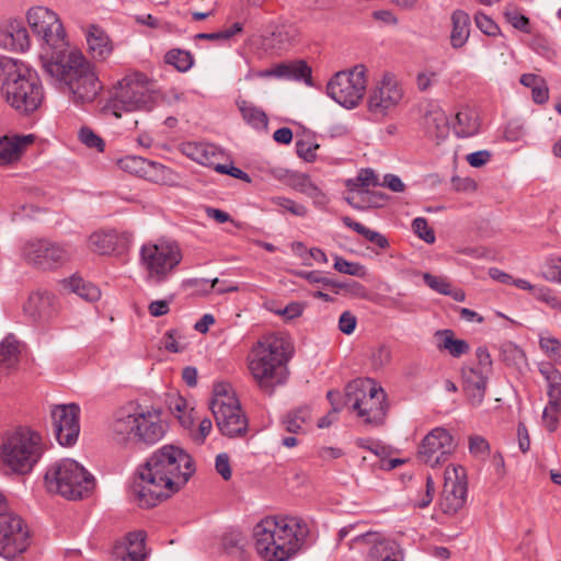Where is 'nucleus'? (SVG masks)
<instances>
[{"label": "nucleus", "mask_w": 561, "mask_h": 561, "mask_svg": "<svg viewBox=\"0 0 561 561\" xmlns=\"http://www.w3.org/2000/svg\"><path fill=\"white\" fill-rule=\"evenodd\" d=\"M164 61L172 65L181 72L187 71L193 66L194 59L190 51L171 49L164 56Z\"/></svg>", "instance_id": "44"}, {"label": "nucleus", "mask_w": 561, "mask_h": 561, "mask_svg": "<svg viewBox=\"0 0 561 561\" xmlns=\"http://www.w3.org/2000/svg\"><path fill=\"white\" fill-rule=\"evenodd\" d=\"M319 147L320 146L318 144H311L305 140H298L296 142V151L298 157L307 162H312L316 160V150L319 149Z\"/></svg>", "instance_id": "60"}, {"label": "nucleus", "mask_w": 561, "mask_h": 561, "mask_svg": "<svg viewBox=\"0 0 561 561\" xmlns=\"http://www.w3.org/2000/svg\"><path fill=\"white\" fill-rule=\"evenodd\" d=\"M181 260L180 247L169 240L148 242L140 249V262L148 273V278L154 283L164 282Z\"/></svg>", "instance_id": "13"}, {"label": "nucleus", "mask_w": 561, "mask_h": 561, "mask_svg": "<svg viewBox=\"0 0 561 561\" xmlns=\"http://www.w3.org/2000/svg\"><path fill=\"white\" fill-rule=\"evenodd\" d=\"M0 47L24 51L30 47V37L22 21L12 20L0 25Z\"/></svg>", "instance_id": "24"}, {"label": "nucleus", "mask_w": 561, "mask_h": 561, "mask_svg": "<svg viewBox=\"0 0 561 561\" xmlns=\"http://www.w3.org/2000/svg\"><path fill=\"white\" fill-rule=\"evenodd\" d=\"M539 371L548 382L549 398L561 397V373L549 363H542L539 365Z\"/></svg>", "instance_id": "40"}, {"label": "nucleus", "mask_w": 561, "mask_h": 561, "mask_svg": "<svg viewBox=\"0 0 561 561\" xmlns=\"http://www.w3.org/2000/svg\"><path fill=\"white\" fill-rule=\"evenodd\" d=\"M436 346L439 351L448 352L453 357H460L470 350L465 340L456 339L453 330H438L435 332Z\"/></svg>", "instance_id": "31"}, {"label": "nucleus", "mask_w": 561, "mask_h": 561, "mask_svg": "<svg viewBox=\"0 0 561 561\" xmlns=\"http://www.w3.org/2000/svg\"><path fill=\"white\" fill-rule=\"evenodd\" d=\"M145 539L146 535L144 531H135L130 533L127 536V548H126V558L129 561H142L146 557L145 552Z\"/></svg>", "instance_id": "39"}, {"label": "nucleus", "mask_w": 561, "mask_h": 561, "mask_svg": "<svg viewBox=\"0 0 561 561\" xmlns=\"http://www.w3.org/2000/svg\"><path fill=\"white\" fill-rule=\"evenodd\" d=\"M175 330L168 331L161 339V346L172 353L181 352L183 347L178 342Z\"/></svg>", "instance_id": "64"}, {"label": "nucleus", "mask_w": 561, "mask_h": 561, "mask_svg": "<svg viewBox=\"0 0 561 561\" xmlns=\"http://www.w3.org/2000/svg\"><path fill=\"white\" fill-rule=\"evenodd\" d=\"M476 26L488 36H496L500 34L499 25L493 21V19L482 11L476 12L474 16Z\"/></svg>", "instance_id": "52"}, {"label": "nucleus", "mask_w": 561, "mask_h": 561, "mask_svg": "<svg viewBox=\"0 0 561 561\" xmlns=\"http://www.w3.org/2000/svg\"><path fill=\"white\" fill-rule=\"evenodd\" d=\"M43 453L42 436L28 427H19L3 438L0 458L5 473L24 476L32 471Z\"/></svg>", "instance_id": "8"}, {"label": "nucleus", "mask_w": 561, "mask_h": 561, "mask_svg": "<svg viewBox=\"0 0 561 561\" xmlns=\"http://www.w3.org/2000/svg\"><path fill=\"white\" fill-rule=\"evenodd\" d=\"M542 276L549 282L561 283V256L547 260Z\"/></svg>", "instance_id": "56"}, {"label": "nucleus", "mask_w": 561, "mask_h": 561, "mask_svg": "<svg viewBox=\"0 0 561 561\" xmlns=\"http://www.w3.org/2000/svg\"><path fill=\"white\" fill-rule=\"evenodd\" d=\"M65 286L87 301H95L101 296V291L95 285L84 282L81 277H70L65 280Z\"/></svg>", "instance_id": "37"}, {"label": "nucleus", "mask_w": 561, "mask_h": 561, "mask_svg": "<svg viewBox=\"0 0 561 561\" xmlns=\"http://www.w3.org/2000/svg\"><path fill=\"white\" fill-rule=\"evenodd\" d=\"M534 296L538 300L546 302L551 308L561 310V300L553 294L550 288L539 287L535 289Z\"/></svg>", "instance_id": "61"}, {"label": "nucleus", "mask_w": 561, "mask_h": 561, "mask_svg": "<svg viewBox=\"0 0 561 561\" xmlns=\"http://www.w3.org/2000/svg\"><path fill=\"white\" fill-rule=\"evenodd\" d=\"M87 42L94 59L105 60L112 54L113 46L108 36L95 25L89 27Z\"/></svg>", "instance_id": "30"}, {"label": "nucleus", "mask_w": 561, "mask_h": 561, "mask_svg": "<svg viewBox=\"0 0 561 561\" xmlns=\"http://www.w3.org/2000/svg\"><path fill=\"white\" fill-rule=\"evenodd\" d=\"M50 415L58 443L61 446H72L80 433V408L75 403L55 405Z\"/></svg>", "instance_id": "20"}, {"label": "nucleus", "mask_w": 561, "mask_h": 561, "mask_svg": "<svg viewBox=\"0 0 561 561\" xmlns=\"http://www.w3.org/2000/svg\"><path fill=\"white\" fill-rule=\"evenodd\" d=\"M311 413L308 407H301L288 413L284 420L285 428L289 433H299L302 425L309 422Z\"/></svg>", "instance_id": "43"}, {"label": "nucleus", "mask_w": 561, "mask_h": 561, "mask_svg": "<svg viewBox=\"0 0 561 561\" xmlns=\"http://www.w3.org/2000/svg\"><path fill=\"white\" fill-rule=\"evenodd\" d=\"M469 451L476 458L484 459L490 451L488 440L480 435L469 436Z\"/></svg>", "instance_id": "54"}, {"label": "nucleus", "mask_w": 561, "mask_h": 561, "mask_svg": "<svg viewBox=\"0 0 561 561\" xmlns=\"http://www.w3.org/2000/svg\"><path fill=\"white\" fill-rule=\"evenodd\" d=\"M423 127L428 137L437 144L449 135V119L446 113L437 105H430L423 117Z\"/></svg>", "instance_id": "26"}, {"label": "nucleus", "mask_w": 561, "mask_h": 561, "mask_svg": "<svg viewBox=\"0 0 561 561\" xmlns=\"http://www.w3.org/2000/svg\"><path fill=\"white\" fill-rule=\"evenodd\" d=\"M540 348L552 360L561 359V343L554 337H540Z\"/></svg>", "instance_id": "57"}, {"label": "nucleus", "mask_w": 561, "mask_h": 561, "mask_svg": "<svg viewBox=\"0 0 561 561\" xmlns=\"http://www.w3.org/2000/svg\"><path fill=\"white\" fill-rule=\"evenodd\" d=\"M34 140L33 135H5L0 137V167L19 161L24 150Z\"/></svg>", "instance_id": "25"}, {"label": "nucleus", "mask_w": 561, "mask_h": 561, "mask_svg": "<svg viewBox=\"0 0 561 561\" xmlns=\"http://www.w3.org/2000/svg\"><path fill=\"white\" fill-rule=\"evenodd\" d=\"M238 108L242 115V118L253 126L254 128H266L267 127V116L257 106H255L253 103L245 101V100H238L237 101Z\"/></svg>", "instance_id": "36"}, {"label": "nucleus", "mask_w": 561, "mask_h": 561, "mask_svg": "<svg viewBox=\"0 0 561 561\" xmlns=\"http://www.w3.org/2000/svg\"><path fill=\"white\" fill-rule=\"evenodd\" d=\"M194 472L193 459L184 449L164 445L139 467L131 492L139 506L150 508L179 492Z\"/></svg>", "instance_id": "1"}, {"label": "nucleus", "mask_w": 561, "mask_h": 561, "mask_svg": "<svg viewBox=\"0 0 561 561\" xmlns=\"http://www.w3.org/2000/svg\"><path fill=\"white\" fill-rule=\"evenodd\" d=\"M345 185L348 191L368 190L370 186H378L379 180L375 171L367 168L362 169L355 178L346 180Z\"/></svg>", "instance_id": "41"}, {"label": "nucleus", "mask_w": 561, "mask_h": 561, "mask_svg": "<svg viewBox=\"0 0 561 561\" xmlns=\"http://www.w3.org/2000/svg\"><path fill=\"white\" fill-rule=\"evenodd\" d=\"M501 357L504 363L520 368L527 365L525 352L513 342H504L501 345Z\"/></svg>", "instance_id": "42"}, {"label": "nucleus", "mask_w": 561, "mask_h": 561, "mask_svg": "<svg viewBox=\"0 0 561 561\" xmlns=\"http://www.w3.org/2000/svg\"><path fill=\"white\" fill-rule=\"evenodd\" d=\"M44 70L68 85L76 103L92 102L103 88L91 64L77 49L66 55L45 57Z\"/></svg>", "instance_id": "4"}, {"label": "nucleus", "mask_w": 561, "mask_h": 561, "mask_svg": "<svg viewBox=\"0 0 561 561\" xmlns=\"http://www.w3.org/2000/svg\"><path fill=\"white\" fill-rule=\"evenodd\" d=\"M366 71L365 66L357 65L350 71L336 72L327 84L328 95L346 108L357 106L366 91Z\"/></svg>", "instance_id": "14"}, {"label": "nucleus", "mask_w": 561, "mask_h": 561, "mask_svg": "<svg viewBox=\"0 0 561 561\" xmlns=\"http://www.w3.org/2000/svg\"><path fill=\"white\" fill-rule=\"evenodd\" d=\"M403 96L398 82L390 76H385L368 96V110L375 115L385 116L388 111L396 107Z\"/></svg>", "instance_id": "21"}, {"label": "nucleus", "mask_w": 561, "mask_h": 561, "mask_svg": "<svg viewBox=\"0 0 561 561\" xmlns=\"http://www.w3.org/2000/svg\"><path fill=\"white\" fill-rule=\"evenodd\" d=\"M357 319L350 312L344 311L339 319V329L344 334H352L356 328Z\"/></svg>", "instance_id": "63"}, {"label": "nucleus", "mask_w": 561, "mask_h": 561, "mask_svg": "<svg viewBox=\"0 0 561 561\" xmlns=\"http://www.w3.org/2000/svg\"><path fill=\"white\" fill-rule=\"evenodd\" d=\"M168 430L162 411L130 403L117 409L110 421L112 440L124 448H148L160 442Z\"/></svg>", "instance_id": "2"}, {"label": "nucleus", "mask_w": 561, "mask_h": 561, "mask_svg": "<svg viewBox=\"0 0 561 561\" xmlns=\"http://www.w3.org/2000/svg\"><path fill=\"white\" fill-rule=\"evenodd\" d=\"M414 233L428 244H433L436 240L434 230L428 226L427 219L417 217L412 221Z\"/></svg>", "instance_id": "53"}, {"label": "nucleus", "mask_w": 561, "mask_h": 561, "mask_svg": "<svg viewBox=\"0 0 561 561\" xmlns=\"http://www.w3.org/2000/svg\"><path fill=\"white\" fill-rule=\"evenodd\" d=\"M215 468L218 474L226 481L231 479L232 472L230 467V459L226 453L217 455L215 461Z\"/></svg>", "instance_id": "62"}, {"label": "nucleus", "mask_w": 561, "mask_h": 561, "mask_svg": "<svg viewBox=\"0 0 561 561\" xmlns=\"http://www.w3.org/2000/svg\"><path fill=\"white\" fill-rule=\"evenodd\" d=\"M19 345L15 341L5 339L0 344V367L12 368L19 362Z\"/></svg>", "instance_id": "45"}, {"label": "nucleus", "mask_w": 561, "mask_h": 561, "mask_svg": "<svg viewBox=\"0 0 561 561\" xmlns=\"http://www.w3.org/2000/svg\"><path fill=\"white\" fill-rule=\"evenodd\" d=\"M450 46L454 49L462 48L470 36L471 19L468 12L461 9L453 11L450 15Z\"/></svg>", "instance_id": "27"}, {"label": "nucleus", "mask_w": 561, "mask_h": 561, "mask_svg": "<svg viewBox=\"0 0 561 561\" xmlns=\"http://www.w3.org/2000/svg\"><path fill=\"white\" fill-rule=\"evenodd\" d=\"M352 542L371 546L366 561H402V554L396 542L381 538L378 533H358L354 535Z\"/></svg>", "instance_id": "22"}, {"label": "nucleus", "mask_w": 561, "mask_h": 561, "mask_svg": "<svg viewBox=\"0 0 561 561\" xmlns=\"http://www.w3.org/2000/svg\"><path fill=\"white\" fill-rule=\"evenodd\" d=\"M54 296L47 291H36L30 295L24 305V311L34 320H44L50 317Z\"/></svg>", "instance_id": "28"}, {"label": "nucleus", "mask_w": 561, "mask_h": 561, "mask_svg": "<svg viewBox=\"0 0 561 561\" xmlns=\"http://www.w3.org/2000/svg\"><path fill=\"white\" fill-rule=\"evenodd\" d=\"M453 435L444 427L433 428L422 439L417 449V459L435 468L445 463L456 450Z\"/></svg>", "instance_id": "18"}, {"label": "nucleus", "mask_w": 561, "mask_h": 561, "mask_svg": "<svg viewBox=\"0 0 561 561\" xmlns=\"http://www.w3.org/2000/svg\"><path fill=\"white\" fill-rule=\"evenodd\" d=\"M0 91L5 102L23 115L35 112L44 99L36 73L10 57H0Z\"/></svg>", "instance_id": "5"}, {"label": "nucleus", "mask_w": 561, "mask_h": 561, "mask_svg": "<svg viewBox=\"0 0 561 561\" xmlns=\"http://www.w3.org/2000/svg\"><path fill=\"white\" fill-rule=\"evenodd\" d=\"M334 268L343 274L364 277L366 275V268L364 265L357 262H348L341 256H335Z\"/></svg>", "instance_id": "50"}, {"label": "nucleus", "mask_w": 561, "mask_h": 561, "mask_svg": "<svg viewBox=\"0 0 561 561\" xmlns=\"http://www.w3.org/2000/svg\"><path fill=\"white\" fill-rule=\"evenodd\" d=\"M342 221L346 227L353 229L354 231H356L358 234L363 236L368 241L378 245L380 249H386L389 247V242L385 236H382L381 233H379L377 231L370 230L369 228L365 227L360 222L353 220L351 217L345 216L342 218Z\"/></svg>", "instance_id": "38"}, {"label": "nucleus", "mask_w": 561, "mask_h": 561, "mask_svg": "<svg viewBox=\"0 0 561 561\" xmlns=\"http://www.w3.org/2000/svg\"><path fill=\"white\" fill-rule=\"evenodd\" d=\"M438 80V72L432 69L420 71L416 76L417 89L422 92L430 90Z\"/></svg>", "instance_id": "58"}, {"label": "nucleus", "mask_w": 561, "mask_h": 561, "mask_svg": "<svg viewBox=\"0 0 561 561\" xmlns=\"http://www.w3.org/2000/svg\"><path fill=\"white\" fill-rule=\"evenodd\" d=\"M424 283L432 288L433 290L443 294V295H449L451 294V285L450 283L442 276H435L430 273L423 274Z\"/></svg>", "instance_id": "55"}, {"label": "nucleus", "mask_w": 561, "mask_h": 561, "mask_svg": "<svg viewBox=\"0 0 561 561\" xmlns=\"http://www.w3.org/2000/svg\"><path fill=\"white\" fill-rule=\"evenodd\" d=\"M386 398L383 389L373 379H355L345 387V405L368 425L383 423L388 410Z\"/></svg>", "instance_id": "10"}, {"label": "nucleus", "mask_w": 561, "mask_h": 561, "mask_svg": "<svg viewBox=\"0 0 561 561\" xmlns=\"http://www.w3.org/2000/svg\"><path fill=\"white\" fill-rule=\"evenodd\" d=\"M273 203L298 217L306 216L308 211L304 205L286 197H275L273 198Z\"/></svg>", "instance_id": "59"}, {"label": "nucleus", "mask_w": 561, "mask_h": 561, "mask_svg": "<svg viewBox=\"0 0 561 561\" xmlns=\"http://www.w3.org/2000/svg\"><path fill=\"white\" fill-rule=\"evenodd\" d=\"M290 186L313 199L314 204L323 206L328 203L327 195L306 174H293Z\"/></svg>", "instance_id": "32"}, {"label": "nucleus", "mask_w": 561, "mask_h": 561, "mask_svg": "<svg viewBox=\"0 0 561 561\" xmlns=\"http://www.w3.org/2000/svg\"><path fill=\"white\" fill-rule=\"evenodd\" d=\"M150 164L153 170L158 173L154 178L156 182H161L162 184L172 185L175 181L174 172L159 163H150L146 159L136 157V156H127L125 158L117 160V165L121 170L126 171L130 174H141L146 172V165Z\"/></svg>", "instance_id": "23"}, {"label": "nucleus", "mask_w": 561, "mask_h": 561, "mask_svg": "<svg viewBox=\"0 0 561 561\" xmlns=\"http://www.w3.org/2000/svg\"><path fill=\"white\" fill-rule=\"evenodd\" d=\"M476 358V365H468L462 368L461 380L462 390L468 402L473 407H479L485 397L493 363L489 351L484 346L477 348Z\"/></svg>", "instance_id": "15"}, {"label": "nucleus", "mask_w": 561, "mask_h": 561, "mask_svg": "<svg viewBox=\"0 0 561 561\" xmlns=\"http://www.w3.org/2000/svg\"><path fill=\"white\" fill-rule=\"evenodd\" d=\"M22 256L35 267L51 270L66 263L70 259V251L49 239H32L24 243Z\"/></svg>", "instance_id": "16"}, {"label": "nucleus", "mask_w": 561, "mask_h": 561, "mask_svg": "<svg viewBox=\"0 0 561 561\" xmlns=\"http://www.w3.org/2000/svg\"><path fill=\"white\" fill-rule=\"evenodd\" d=\"M210 410L222 435L241 437L248 432V419L232 387L226 382L215 383Z\"/></svg>", "instance_id": "11"}, {"label": "nucleus", "mask_w": 561, "mask_h": 561, "mask_svg": "<svg viewBox=\"0 0 561 561\" xmlns=\"http://www.w3.org/2000/svg\"><path fill=\"white\" fill-rule=\"evenodd\" d=\"M367 190L348 191L344 197L347 204L358 210H365L367 208L380 207L379 201L367 199Z\"/></svg>", "instance_id": "48"}, {"label": "nucleus", "mask_w": 561, "mask_h": 561, "mask_svg": "<svg viewBox=\"0 0 561 561\" xmlns=\"http://www.w3.org/2000/svg\"><path fill=\"white\" fill-rule=\"evenodd\" d=\"M480 123L478 114L469 108H461L456 114L454 130L458 137H470L479 131Z\"/></svg>", "instance_id": "33"}, {"label": "nucleus", "mask_w": 561, "mask_h": 561, "mask_svg": "<svg viewBox=\"0 0 561 561\" xmlns=\"http://www.w3.org/2000/svg\"><path fill=\"white\" fill-rule=\"evenodd\" d=\"M243 30V26L240 22L233 23L228 28H225L219 32L214 33H198L195 38L196 39H205V41H229L236 34L241 33Z\"/></svg>", "instance_id": "49"}, {"label": "nucleus", "mask_w": 561, "mask_h": 561, "mask_svg": "<svg viewBox=\"0 0 561 561\" xmlns=\"http://www.w3.org/2000/svg\"><path fill=\"white\" fill-rule=\"evenodd\" d=\"M79 140L90 149H96L99 152L104 151L105 142L90 127L83 126L78 134Z\"/></svg>", "instance_id": "51"}, {"label": "nucleus", "mask_w": 561, "mask_h": 561, "mask_svg": "<svg viewBox=\"0 0 561 561\" xmlns=\"http://www.w3.org/2000/svg\"><path fill=\"white\" fill-rule=\"evenodd\" d=\"M44 480L48 492L72 501L88 497L95 488L94 477L72 459L50 465Z\"/></svg>", "instance_id": "9"}, {"label": "nucleus", "mask_w": 561, "mask_h": 561, "mask_svg": "<svg viewBox=\"0 0 561 561\" xmlns=\"http://www.w3.org/2000/svg\"><path fill=\"white\" fill-rule=\"evenodd\" d=\"M561 397L550 398L548 405L542 413V421L549 432H554L558 428L559 413L561 410Z\"/></svg>", "instance_id": "47"}, {"label": "nucleus", "mask_w": 561, "mask_h": 561, "mask_svg": "<svg viewBox=\"0 0 561 561\" xmlns=\"http://www.w3.org/2000/svg\"><path fill=\"white\" fill-rule=\"evenodd\" d=\"M169 409L171 413L180 421L184 427H188L192 424L190 413L187 411V402L181 396L170 397Z\"/></svg>", "instance_id": "46"}, {"label": "nucleus", "mask_w": 561, "mask_h": 561, "mask_svg": "<svg viewBox=\"0 0 561 561\" xmlns=\"http://www.w3.org/2000/svg\"><path fill=\"white\" fill-rule=\"evenodd\" d=\"M108 94L103 112L116 118H121L123 112L150 111L157 101L154 82L138 71L125 75Z\"/></svg>", "instance_id": "7"}, {"label": "nucleus", "mask_w": 561, "mask_h": 561, "mask_svg": "<svg viewBox=\"0 0 561 561\" xmlns=\"http://www.w3.org/2000/svg\"><path fill=\"white\" fill-rule=\"evenodd\" d=\"M182 152L199 164L211 165L214 163L215 147L211 145L186 142L182 146Z\"/></svg>", "instance_id": "35"}, {"label": "nucleus", "mask_w": 561, "mask_h": 561, "mask_svg": "<svg viewBox=\"0 0 561 561\" xmlns=\"http://www.w3.org/2000/svg\"><path fill=\"white\" fill-rule=\"evenodd\" d=\"M291 355L289 340L277 333L264 335L253 345L249 355V369L260 388L272 392L284 381L285 364Z\"/></svg>", "instance_id": "6"}, {"label": "nucleus", "mask_w": 561, "mask_h": 561, "mask_svg": "<svg viewBox=\"0 0 561 561\" xmlns=\"http://www.w3.org/2000/svg\"><path fill=\"white\" fill-rule=\"evenodd\" d=\"M276 78L304 81L306 84H312L311 68L304 60H294L276 65Z\"/></svg>", "instance_id": "29"}, {"label": "nucleus", "mask_w": 561, "mask_h": 561, "mask_svg": "<svg viewBox=\"0 0 561 561\" xmlns=\"http://www.w3.org/2000/svg\"><path fill=\"white\" fill-rule=\"evenodd\" d=\"M27 23L33 33L38 36L51 50L46 51L42 56V62L44 64L45 57H54L66 55L72 50L69 48L66 39V32L64 25L58 15L46 7H34L27 12Z\"/></svg>", "instance_id": "12"}, {"label": "nucleus", "mask_w": 561, "mask_h": 561, "mask_svg": "<svg viewBox=\"0 0 561 561\" xmlns=\"http://www.w3.org/2000/svg\"><path fill=\"white\" fill-rule=\"evenodd\" d=\"M444 486L439 507L445 514L454 515L461 510L467 500V476L461 466H447L444 472Z\"/></svg>", "instance_id": "19"}, {"label": "nucleus", "mask_w": 561, "mask_h": 561, "mask_svg": "<svg viewBox=\"0 0 561 561\" xmlns=\"http://www.w3.org/2000/svg\"><path fill=\"white\" fill-rule=\"evenodd\" d=\"M28 547V529L23 519L12 513L0 514V554L13 559Z\"/></svg>", "instance_id": "17"}, {"label": "nucleus", "mask_w": 561, "mask_h": 561, "mask_svg": "<svg viewBox=\"0 0 561 561\" xmlns=\"http://www.w3.org/2000/svg\"><path fill=\"white\" fill-rule=\"evenodd\" d=\"M309 529L298 517L268 516L253 528L254 549L264 561H287L300 549Z\"/></svg>", "instance_id": "3"}, {"label": "nucleus", "mask_w": 561, "mask_h": 561, "mask_svg": "<svg viewBox=\"0 0 561 561\" xmlns=\"http://www.w3.org/2000/svg\"><path fill=\"white\" fill-rule=\"evenodd\" d=\"M118 236L114 230L96 231L89 238V248L99 254H110L116 250Z\"/></svg>", "instance_id": "34"}]
</instances>
